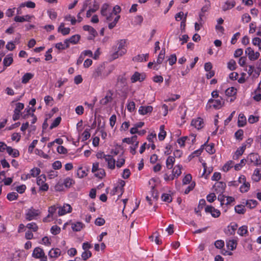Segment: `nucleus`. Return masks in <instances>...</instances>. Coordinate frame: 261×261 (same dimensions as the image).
<instances>
[{"mask_svg":"<svg viewBox=\"0 0 261 261\" xmlns=\"http://www.w3.org/2000/svg\"><path fill=\"white\" fill-rule=\"evenodd\" d=\"M114 51L111 56L115 60L125 55L127 51L126 48V40L121 39L118 41L116 46L113 48Z\"/></svg>","mask_w":261,"mask_h":261,"instance_id":"obj_1","label":"nucleus"},{"mask_svg":"<svg viewBox=\"0 0 261 261\" xmlns=\"http://www.w3.org/2000/svg\"><path fill=\"white\" fill-rule=\"evenodd\" d=\"M101 15L105 17L107 21H110L112 20L113 18V13L110 7V6L107 3L103 4L100 10Z\"/></svg>","mask_w":261,"mask_h":261,"instance_id":"obj_2","label":"nucleus"},{"mask_svg":"<svg viewBox=\"0 0 261 261\" xmlns=\"http://www.w3.org/2000/svg\"><path fill=\"white\" fill-rule=\"evenodd\" d=\"M41 214V212L39 210H36L33 207L28 209L25 213V219L28 221H31L32 220H35L37 217L39 216Z\"/></svg>","mask_w":261,"mask_h":261,"instance_id":"obj_3","label":"nucleus"},{"mask_svg":"<svg viewBox=\"0 0 261 261\" xmlns=\"http://www.w3.org/2000/svg\"><path fill=\"white\" fill-rule=\"evenodd\" d=\"M32 256L40 261H47V256L45 255L43 250L40 247H36L32 253Z\"/></svg>","mask_w":261,"mask_h":261,"instance_id":"obj_4","label":"nucleus"},{"mask_svg":"<svg viewBox=\"0 0 261 261\" xmlns=\"http://www.w3.org/2000/svg\"><path fill=\"white\" fill-rule=\"evenodd\" d=\"M58 206L56 205H51L48 208V215L43 219V222H49L54 220V215L56 213Z\"/></svg>","mask_w":261,"mask_h":261,"instance_id":"obj_5","label":"nucleus"},{"mask_svg":"<svg viewBox=\"0 0 261 261\" xmlns=\"http://www.w3.org/2000/svg\"><path fill=\"white\" fill-rule=\"evenodd\" d=\"M46 180V176L44 174H41L37 177V184L39 186V189L41 191H46L48 189V186L45 183Z\"/></svg>","mask_w":261,"mask_h":261,"instance_id":"obj_6","label":"nucleus"},{"mask_svg":"<svg viewBox=\"0 0 261 261\" xmlns=\"http://www.w3.org/2000/svg\"><path fill=\"white\" fill-rule=\"evenodd\" d=\"M246 160L248 164H252L254 165H260L261 163L259 156L257 153H251L249 154Z\"/></svg>","mask_w":261,"mask_h":261,"instance_id":"obj_7","label":"nucleus"},{"mask_svg":"<svg viewBox=\"0 0 261 261\" xmlns=\"http://www.w3.org/2000/svg\"><path fill=\"white\" fill-rule=\"evenodd\" d=\"M245 53L248 56L249 59L251 61H255L257 60L260 56L259 52L254 51V50L250 47H247L245 49Z\"/></svg>","mask_w":261,"mask_h":261,"instance_id":"obj_8","label":"nucleus"},{"mask_svg":"<svg viewBox=\"0 0 261 261\" xmlns=\"http://www.w3.org/2000/svg\"><path fill=\"white\" fill-rule=\"evenodd\" d=\"M208 103L210 107L215 109H219L224 105V101L220 97L218 99H211L208 100Z\"/></svg>","mask_w":261,"mask_h":261,"instance_id":"obj_9","label":"nucleus"},{"mask_svg":"<svg viewBox=\"0 0 261 261\" xmlns=\"http://www.w3.org/2000/svg\"><path fill=\"white\" fill-rule=\"evenodd\" d=\"M218 199L220 202L221 205H228L234 201V198L231 196H225L222 194H219Z\"/></svg>","mask_w":261,"mask_h":261,"instance_id":"obj_10","label":"nucleus"},{"mask_svg":"<svg viewBox=\"0 0 261 261\" xmlns=\"http://www.w3.org/2000/svg\"><path fill=\"white\" fill-rule=\"evenodd\" d=\"M205 212L206 213L211 214V216L214 218H218L221 214L219 210L216 209L211 205H207L205 208Z\"/></svg>","mask_w":261,"mask_h":261,"instance_id":"obj_11","label":"nucleus"},{"mask_svg":"<svg viewBox=\"0 0 261 261\" xmlns=\"http://www.w3.org/2000/svg\"><path fill=\"white\" fill-rule=\"evenodd\" d=\"M165 56V48H162L161 52L160 53L156 62L154 63L153 69L154 70H158L159 68V65L162 63Z\"/></svg>","mask_w":261,"mask_h":261,"instance_id":"obj_12","label":"nucleus"},{"mask_svg":"<svg viewBox=\"0 0 261 261\" xmlns=\"http://www.w3.org/2000/svg\"><path fill=\"white\" fill-rule=\"evenodd\" d=\"M103 159L105 162L108 164V167L112 170H113L115 168L116 166V161L113 158L112 156L108 155H103Z\"/></svg>","mask_w":261,"mask_h":261,"instance_id":"obj_13","label":"nucleus"},{"mask_svg":"<svg viewBox=\"0 0 261 261\" xmlns=\"http://www.w3.org/2000/svg\"><path fill=\"white\" fill-rule=\"evenodd\" d=\"M58 215L59 216H63L67 213H69L72 211L71 206L68 204H65L63 206L58 207Z\"/></svg>","mask_w":261,"mask_h":261,"instance_id":"obj_14","label":"nucleus"},{"mask_svg":"<svg viewBox=\"0 0 261 261\" xmlns=\"http://www.w3.org/2000/svg\"><path fill=\"white\" fill-rule=\"evenodd\" d=\"M225 188V183L222 181L217 182L213 186L214 191L217 194L219 193H222L224 191Z\"/></svg>","mask_w":261,"mask_h":261,"instance_id":"obj_15","label":"nucleus"},{"mask_svg":"<svg viewBox=\"0 0 261 261\" xmlns=\"http://www.w3.org/2000/svg\"><path fill=\"white\" fill-rule=\"evenodd\" d=\"M204 125L203 120L200 117L193 119L191 121V125L198 130L202 128L204 126Z\"/></svg>","mask_w":261,"mask_h":261,"instance_id":"obj_16","label":"nucleus"},{"mask_svg":"<svg viewBox=\"0 0 261 261\" xmlns=\"http://www.w3.org/2000/svg\"><path fill=\"white\" fill-rule=\"evenodd\" d=\"M34 16L33 15H25L24 16H16L14 20L16 22H23L24 21H28L30 22L32 18H34Z\"/></svg>","mask_w":261,"mask_h":261,"instance_id":"obj_17","label":"nucleus"},{"mask_svg":"<svg viewBox=\"0 0 261 261\" xmlns=\"http://www.w3.org/2000/svg\"><path fill=\"white\" fill-rule=\"evenodd\" d=\"M247 148V145L245 143H243L242 144V146L238 148L236 151L234 152L232 158L233 160H237L239 159V158L242 155L246 148Z\"/></svg>","mask_w":261,"mask_h":261,"instance_id":"obj_18","label":"nucleus"},{"mask_svg":"<svg viewBox=\"0 0 261 261\" xmlns=\"http://www.w3.org/2000/svg\"><path fill=\"white\" fill-rule=\"evenodd\" d=\"M236 5V2L233 0H227L222 6L223 11H226L233 8Z\"/></svg>","mask_w":261,"mask_h":261,"instance_id":"obj_19","label":"nucleus"},{"mask_svg":"<svg viewBox=\"0 0 261 261\" xmlns=\"http://www.w3.org/2000/svg\"><path fill=\"white\" fill-rule=\"evenodd\" d=\"M152 110L153 108L152 106H141L139 109L138 112L140 115H145L151 113Z\"/></svg>","mask_w":261,"mask_h":261,"instance_id":"obj_20","label":"nucleus"},{"mask_svg":"<svg viewBox=\"0 0 261 261\" xmlns=\"http://www.w3.org/2000/svg\"><path fill=\"white\" fill-rule=\"evenodd\" d=\"M246 70L249 75H252L253 78H257L259 75L258 70L254 69L253 66L249 65Z\"/></svg>","mask_w":261,"mask_h":261,"instance_id":"obj_21","label":"nucleus"},{"mask_svg":"<svg viewBox=\"0 0 261 261\" xmlns=\"http://www.w3.org/2000/svg\"><path fill=\"white\" fill-rule=\"evenodd\" d=\"M58 31L63 35H66L70 33V29L69 28H65V23L62 22L58 29Z\"/></svg>","mask_w":261,"mask_h":261,"instance_id":"obj_22","label":"nucleus"},{"mask_svg":"<svg viewBox=\"0 0 261 261\" xmlns=\"http://www.w3.org/2000/svg\"><path fill=\"white\" fill-rule=\"evenodd\" d=\"M61 250L58 248H53L48 252V256L51 258H57L61 255Z\"/></svg>","mask_w":261,"mask_h":261,"instance_id":"obj_23","label":"nucleus"},{"mask_svg":"<svg viewBox=\"0 0 261 261\" xmlns=\"http://www.w3.org/2000/svg\"><path fill=\"white\" fill-rule=\"evenodd\" d=\"M252 179L255 182H258L261 179V169L257 168L254 170Z\"/></svg>","mask_w":261,"mask_h":261,"instance_id":"obj_24","label":"nucleus"},{"mask_svg":"<svg viewBox=\"0 0 261 261\" xmlns=\"http://www.w3.org/2000/svg\"><path fill=\"white\" fill-rule=\"evenodd\" d=\"M84 226V224L80 222L71 223V228L74 231H81Z\"/></svg>","mask_w":261,"mask_h":261,"instance_id":"obj_25","label":"nucleus"},{"mask_svg":"<svg viewBox=\"0 0 261 261\" xmlns=\"http://www.w3.org/2000/svg\"><path fill=\"white\" fill-rule=\"evenodd\" d=\"M237 241L236 240H229L226 241V246L228 249L233 250L237 247Z\"/></svg>","mask_w":261,"mask_h":261,"instance_id":"obj_26","label":"nucleus"},{"mask_svg":"<svg viewBox=\"0 0 261 261\" xmlns=\"http://www.w3.org/2000/svg\"><path fill=\"white\" fill-rule=\"evenodd\" d=\"M242 203L249 208H253L257 205V202L255 200L250 199L245 200Z\"/></svg>","mask_w":261,"mask_h":261,"instance_id":"obj_27","label":"nucleus"},{"mask_svg":"<svg viewBox=\"0 0 261 261\" xmlns=\"http://www.w3.org/2000/svg\"><path fill=\"white\" fill-rule=\"evenodd\" d=\"M137 136L135 135L130 138H124L122 140V142L124 143H126L128 144H131L132 145L139 141L137 140Z\"/></svg>","mask_w":261,"mask_h":261,"instance_id":"obj_28","label":"nucleus"},{"mask_svg":"<svg viewBox=\"0 0 261 261\" xmlns=\"http://www.w3.org/2000/svg\"><path fill=\"white\" fill-rule=\"evenodd\" d=\"M103 68L101 66L97 67L93 71L92 73V77L97 79L102 75Z\"/></svg>","mask_w":261,"mask_h":261,"instance_id":"obj_29","label":"nucleus"},{"mask_svg":"<svg viewBox=\"0 0 261 261\" xmlns=\"http://www.w3.org/2000/svg\"><path fill=\"white\" fill-rule=\"evenodd\" d=\"M13 56L12 54L8 55L3 60V64L5 67L9 66L13 62Z\"/></svg>","mask_w":261,"mask_h":261,"instance_id":"obj_30","label":"nucleus"},{"mask_svg":"<svg viewBox=\"0 0 261 261\" xmlns=\"http://www.w3.org/2000/svg\"><path fill=\"white\" fill-rule=\"evenodd\" d=\"M149 55L148 54L138 55L133 58V60L137 62L146 61L148 58Z\"/></svg>","mask_w":261,"mask_h":261,"instance_id":"obj_31","label":"nucleus"},{"mask_svg":"<svg viewBox=\"0 0 261 261\" xmlns=\"http://www.w3.org/2000/svg\"><path fill=\"white\" fill-rule=\"evenodd\" d=\"M7 152L10 155H11L14 158H16L19 155V152L17 149L12 148L10 146L8 147Z\"/></svg>","mask_w":261,"mask_h":261,"instance_id":"obj_32","label":"nucleus"},{"mask_svg":"<svg viewBox=\"0 0 261 261\" xmlns=\"http://www.w3.org/2000/svg\"><path fill=\"white\" fill-rule=\"evenodd\" d=\"M181 168L182 166L180 165H177L175 166L172 171L173 176L172 179L174 177H178L181 174Z\"/></svg>","mask_w":261,"mask_h":261,"instance_id":"obj_33","label":"nucleus"},{"mask_svg":"<svg viewBox=\"0 0 261 261\" xmlns=\"http://www.w3.org/2000/svg\"><path fill=\"white\" fill-rule=\"evenodd\" d=\"M233 167H234V162L231 160H229L222 167V171L227 172Z\"/></svg>","mask_w":261,"mask_h":261,"instance_id":"obj_34","label":"nucleus"},{"mask_svg":"<svg viewBox=\"0 0 261 261\" xmlns=\"http://www.w3.org/2000/svg\"><path fill=\"white\" fill-rule=\"evenodd\" d=\"M246 124V119L244 115L241 113L239 115L238 124L239 127H243Z\"/></svg>","mask_w":261,"mask_h":261,"instance_id":"obj_35","label":"nucleus"},{"mask_svg":"<svg viewBox=\"0 0 261 261\" xmlns=\"http://www.w3.org/2000/svg\"><path fill=\"white\" fill-rule=\"evenodd\" d=\"M166 136V132L165 130V126L162 125L160 127V133L158 134V138L160 141L164 140Z\"/></svg>","mask_w":261,"mask_h":261,"instance_id":"obj_36","label":"nucleus"},{"mask_svg":"<svg viewBox=\"0 0 261 261\" xmlns=\"http://www.w3.org/2000/svg\"><path fill=\"white\" fill-rule=\"evenodd\" d=\"M34 77V74L31 73H26L22 77L21 82L23 84H27Z\"/></svg>","mask_w":261,"mask_h":261,"instance_id":"obj_37","label":"nucleus"},{"mask_svg":"<svg viewBox=\"0 0 261 261\" xmlns=\"http://www.w3.org/2000/svg\"><path fill=\"white\" fill-rule=\"evenodd\" d=\"M99 8L98 5L95 2L94 4L93 5V8H90L88 11L87 12L86 16L87 17H90L92 14L96 12Z\"/></svg>","mask_w":261,"mask_h":261,"instance_id":"obj_38","label":"nucleus"},{"mask_svg":"<svg viewBox=\"0 0 261 261\" xmlns=\"http://www.w3.org/2000/svg\"><path fill=\"white\" fill-rule=\"evenodd\" d=\"M175 162V158L172 156H169L166 162V167L167 168L170 169L173 167V164Z\"/></svg>","mask_w":261,"mask_h":261,"instance_id":"obj_39","label":"nucleus"},{"mask_svg":"<svg viewBox=\"0 0 261 261\" xmlns=\"http://www.w3.org/2000/svg\"><path fill=\"white\" fill-rule=\"evenodd\" d=\"M237 89L234 87H230L228 88L227 89L225 90V93L226 95L228 96H232L236 94L237 93Z\"/></svg>","mask_w":261,"mask_h":261,"instance_id":"obj_40","label":"nucleus"},{"mask_svg":"<svg viewBox=\"0 0 261 261\" xmlns=\"http://www.w3.org/2000/svg\"><path fill=\"white\" fill-rule=\"evenodd\" d=\"M234 210L236 213L243 214L245 212V204H239L235 206Z\"/></svg>","mask_w":261,"mask_h":261,"instance_id":"obj_41","label":"nucleus"},{"mask_svg":"<svg viewBox=\"0 0 261 261\" xmlns=\"http://www.w3.org/2000/svg\"><path fill=\"white\" fill-rule=\"evenodd\" d=\"M35 111L34 109H32L31 108H26L24 111V113H26V114H24L22 116V118L25 119L29 115H31V116H34V112Z\"/></svg>","mask_w":261,"mask_h":261,"instance_id":"obj_42","label":"nucleus"},{"mask_svg":"<svg viewBox=\"0 0 261 261\" xmlns=\"http://www.w3.org/2000/svg\"><path fill=\"white\" fill-rule=\"evenodd\" d=\"M112 99V94H107L104 98L101 99L100 103L103 105L107 104L109 102L111 101Z\"/></svg>","mask_w":261,"mask_h":261,"instance_id":"obj_43","label":"nucleus"},{"mask_svg":"<svg viewBox=\"0 0 261 261\" xmlns=\"http://www.w3.org/2000/svg\"><path fill=\"white\" fill-rule=\"evenodd\" d=\"M250 184L248 182L243 183V185L240 187V191L242 193H245L249 191L250 189Z\"/></svg>","mask_w":261,"mask_h":261,"instance_id":"obj_44","label":"nucleus"},{"mask_svg":"<svg viewBox=\"0 0 261 261\" xmlns=\"http://www.w3.org/2000/svg\"><path fill=\"white\" fill-rule=\"evenodd\" d=\"M246 162H247L246 159H243L241 160L240 163L237 164L236 165L234 164V169L237 171L240 170L243 166L245 165Z\"/></svg>","mask_w":261,"mask_h":261,"instance_id":"obj_45","label":"nucleus"},{"mask_svg":"<svg viewBox=\"0 0 261 261\" xmlns=\"http://www.w3.org/2000/svg\"><path fill=\"white\" fill-rule=\"evenodd\" d=\"M161 198L163 201L170 203L172 201V198L171 196L169 194L164 193L161 196Z\"/></svg>","mask_w":261,"mask_h":261,"instance_id":"obj_46","label":"nucleus"},{"mask_svg":"<svg viewBox=\"0 0 261 261\" xmlns=\"http://www.w3.org/2000/svg\"><path fill=\"white\" fill-rule=\"evenodd\" d=\"M83 29L85 31H88L89 33L93 35V36H95L96 34H97L96 31L91 26L88 25H86L83 27Z\"/></svg>","mask_w":261,"mask_h":261,"instance_id":"obj_47","label":"nucleus"},{"mask_svg":"<svg viewBox=\"0 0 261 261\" xmlns=\"http://www.w3.org/2000/svg\"><path fill=\"white\" fill-rule=\"evenodd\" d=\"M80 38V36L78 35H75L72 36L70 38H69L68 39L69 41L71 43V44H76Z\"/></svg>","mask_w":261,"mask_h":261,"instance_id":"obj_48","label":"nucleus"},{"mask_svg":"<svg viewBox=\"0 0 261 261\" xmlns=\"http://www.w3.org/2000/svg\"><path fill=\"white\" fill-rule=\"evenodd\" d=\"M76 174L78 177L83 178L86 176L87 173L82 167H79L77 170Z\"/></svg>","mask_w":261,"mask_h":261,"instance_id":"obj_49","label":"nucleus"},{"mask_svg":"<svg viewBox=\"0 0 261 261\" xmlns=\"http://www.w3.org/2000/svg\"><path fill=\"white\" fill-rule=\"evenodd\" d=\"M74 183L73 180L69 177H67L64 180L63 184L66 188H69Z\"/></svg>","mask_w":261,"mask_h":261,"instance_id":"obj_50","label":"nucleus"},{"mask_svg":"<svg viewBox=\"0 0 261 261\" xmlns=\"http://www.w3.org/2000/svg\"><path fill=\"white\" fill-rule=\"evenodd\" d=\"M247 227L244 225L239 228L238 233L241 236H244L247 233Z\"/></svg>","mask_w":261,"mask_h":261,"instance_id":"obj_51","label":"nucleus"},{"mask_svg":"<svg viewBox=\"0 0 261 261\" xmlns=\"http://www.w3.org/2000/svg\"><path fill=\"white\" fill-rule=\"evenodd\" d=\"M40 173V169L39 168L35 167L32 169L30 171V174L32 177H36Z\"/></svg>","mask_w":261,"mask_h":261,"instance_id":"obj_52","label":"nucleus"},{"mask_svg":"<svg viewBox=\"0 0 261 261\" xmlns=\"http://www.w3.org/2000/svg\"><path fill=\"white\" fill-rule=\"evenodd\" d=\"M125 182L124 181L121 180L119 182V185L118 187H115L113 189L114 192H116L118 189H120L121 191V195H122L123 192V187L125 186Z\"/></svg>","mask_w":261,"mask_h":261,"instance_id":"obj_53","label":"nucleus"},{"mask_svg":"<svg viewBox=\"0 0 261 261\" xmlns=\"http://www.w3.org/2000/svg\"><path fill=\"white\" fill-rule=\"evenodd\" d=\"M244 132L242 129H239L234 134V136L236 139L241 141L243 139Z\"/></svg>","mask_w":261,"mask_h":261,"instance_id":"obj_54","label":"nucleus"},{"mask_svg":"<svg viewBox=\"0 0 261 261\" xmlns=\"http://www.w3.org/2000/svg\"><path fill=\"white\" fill-rule=\"evenodd\" d=\"M27 227L30 229V230H32L33 231H37L38 229V227L37 226V225L36 224V223H34V222H31V223H28L27 225Z\"/></svg>","mask_w":261,"mask_h":261,"instance_id":"obj_55","label":"nucleus"},{"mask_svg":"<svg viewBox=\"0 0 261 261\" xmlns=\"http://www.w3.org/2000/svg\"><path fill=\"white\" fill-rule=\"evenodd\" d=\"M61 121V118L60 117H58L57 118H56L51 124L50 126V129H51L57 127L60 124Z\"/></svg>","mask_w":261,"mask_h":261,"instance_id":"obj_56","label":"nucleus"},{"mask_svg":"<svg viewBox=\"0 0 261 261\" xmlns=\"http://www.w3.org/2000/svg\"><path fill=\"white\" fill-rule=\"evenodd\" d=\"M61 228L57 225H54L50 228V232L54 235L59 234Z\"/></svg>","mask_w":261,"mask_h":261,"instance_id":"obj_57","label":"nucleus"},{"mask_svg":"<svg viewBox=\"0 0 261 261\" xmlns=\"http://www.w3.org/2000/svg\"><path fill=\"white\" fill-rule=\"evenodd\" d=\"M18 196V195L16 192H11L7 195V198L10 201H13L16 200Z\"/></svg>","mask_w":261,"mask_h":261,"instance_id":"obj_58","label":"nucleus"},{"mask_svg":"<svg viewBox=\"0 0 261 261\" xmlns=\"http://www.w3.org/2000/svg\"><path fill=\"white\" fill-rule=\"evenodd\" d=\"M120 17V15H117L115 17L113 21L111 22V23H110L109 24L108 27H109V28L110 29H112L113 28H114L116 26V25L117 23L118 22Z\"/></svg>","mask_w":261,"mask_h":261,"instance_id":"obj_59","label":"nucleus"},{"mask_svg":"<svg viewBox=\"0 0 261 261\" xmlns=\"http://www.w3.org/2000/svg\"><path fill=\"white\" fill-rule=\"evenodd\" d=\"M238 227V225L236 223H231L230 226H228V230L230 232V234L234 233L235 230Z\"/></svg>","mask_w":261,"mask_h":261,"instance_id":"obj_60","label":"nucleus"},{"mask_svg":"<svg viewBox=\"0 0 261 261\" xmlns=\"http://www.w3.org/2000/svg\"><path fill=\"white\" fill-rule=\"evenodd\" d=\"M227 67L230 70H234L236 68V63L234 60H230L228 64Z\"/></svg>","mask_w":261,"mask_h":261,"instance_id":"obj_61","label":"nucleus"},{"mask_svg":"<svg viewBox=\"0 0 261 261\" xmlns=\"http://www.w3.org/2000/svg\"><path fill=\"white\" fill-rule=\"evenodd\" d=\"M92 255L91 252L89 250H85L82 254V257L83 260H86Z\"/></svg>","mask_w":261,"mask_h":261,"instance_id":"obj_62","label":"nucleus"},{"mask_svg":"<svg viewBox=\"0 0 261 261\" xmlns=\"http://www.w3.org/2000/svg\"><path fill=\"white\" fill-rule=\"evenodd\" d=\"M140 74L136 72L131 77V81L132 83H135L138 81H140Z\"/></svg>","mask_w":261,"mask_h":261,"instance_id":"obj_63","label":"nucleus"},{"mask_svg":"<svg viewBox=\"0 0 261 261\" xmlns=\"http://www.w3.org/2000/svg\"><path fill=\"white\" fill-rule=\"evenodd\" d=\"M127 109L130 112H133L135 109V102L133 101L128 102L127 105Z\"/></svg>","mask_w":261,"mask_h":261,"instance_id":"obj_64","label":"nucleus"}]
</instances>
